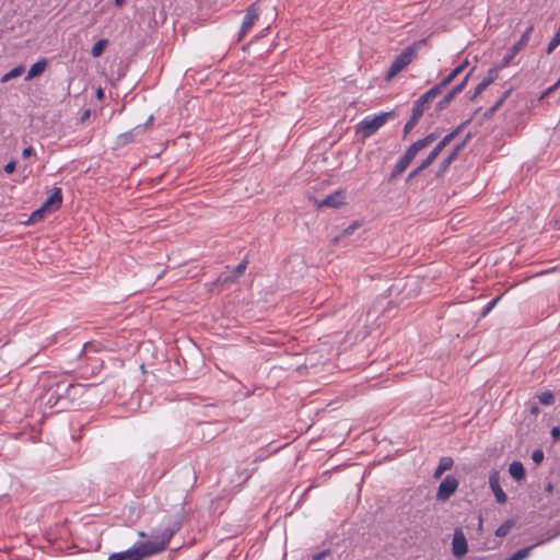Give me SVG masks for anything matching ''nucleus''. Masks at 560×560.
Listing matches in <instances>:
<instances>
[{"mask_svg":"<svg viewBox=\"0 0 560 560\" xmlns=\"http://www.w3.org/2000/svg\"><path fill=\"white\" fill-rule=\"evenodd\" d=\"M179 528L180 523L176 521L158 535L154 540L137 542L128 550L112 553L108 557V560H143L153 555L160 553L165 550L171 538L179 530Z\"/></svg>","mask_w":560,"mask_h":560,"instance_id":"obj_1","label":"nucleus"},{"mask_svg":"<svg viewBox=\"0 0 560 560\" xmlns=\"http://www.w3.org/2000/svg\"><path fill=\"white\" fill-rule=\"evenodd\" d=\"M56 382V395L60 398V409L66 410L74 406L75 399L82 396L83 393L92 385L72 384L65 380Z\"/></svg>","mask_w":560,"mask_h":560,"instance_id":"obj_2","label":"nucleus"},{"mask_svg":"<svg viewBox=\"0 0 560 560\" xmlns=\"http://www.w3.org/2000/svg\"><path fill=\"white\" fill-rule=\"evenodd\" d=\"M394 112L381 113L373 117H365L357 127V132L363 138H369L383 127L387 119L394 117Z\"/></svg>","mask_w":560,"mask_h":560,"instance_id":"obj_3","label":"nucleus"},{"mask_svg":"<svg viewBox=\"0 0 560 560\" xmlns=\"http://www.w3.org/2000/svg\"><path fill=\"white\" fill-rule=\"evenodd\" d=\"M40 406L49 410H56L57 412L63 411L60 409V398L56 395V382H50L44 386V389L38 398Z\"/></svg>","mask_w":560,"mask_h":560,"instance_id":"obj_4","label":"nucleus"},{"mask_svg":"<svg viewBox=\"0 0 560 560\" xmlns=\"http://www.w3.org/2000/svg\"><path fill=\"white\" fill-rule=\"evenodd\" d=\"M416 55V47L409 46L407 47L399 56H397L388 72H387V79H392L395 75H397L405 67H407Z\"/></svg>","mask_w":560,"mask_h":560,"instance_id":"obj_5","label":"nucleus"},{"mask_svg":"<svg viewBox=\"0 0 560 560\" xmlns=\"http://www.w3.org/2000/svg\"><path fill=\"white\" fill-rule=\"evenodd\" d=\"M471 119L472 118L467 119L466 121L457 126L452 132L446 135L427 156V162L433 163V161L440 155L442 150L463 131V129L471 121Z\"/></svg>","mask_w":560,"mask_h":560,"instance_id":"obj_6","label":"nucleus"},{"mask_svg":"<svg viewBox=\"0 0 560 560\" xmlns=\"http://www.w3.org/2000/svg\"><path fill=\"white\" fill-rule=\"evenodd\" d=\"M458 480L454 476H446L440 483L436 491V500L447 501L457 490Z\"/></svg>","mask_w":560,"mask_h":560,"instance_id":"obj_7","label":"nucleus"},{"mask_svg":"<svg viewBox=\"0 0 560 560\" xmlns=\"http://www.w3.org/2000/svg\"><path fill=\"white\" fill-rule=\"evenodd\" d=\"M468 550V545L466 537L462 530V528H456L453 535L452 541V552L456 558H463Z\"/></svg>","mask_w":560,"mask_h":560,"instance_id":"obj_8","label":"nucleus"},{"mask_svg":"<svg viewBox=\"0 0 560 560\" xmlns=\"http://www.w3.org/2000/svg\"><path fill=\"white\" fill-rule=\"evenodd\" d=\"M470 72H468L460 83L456 84L441 101L436 104V110L441 112L445 109L467 85Z\"/></svg>","mask_w":560,"mask_h":560,"instance_id":"obj_9","label":"nucleus"},{"mask_svg":"<svg viewBox=\"0 0 560 560\" xmlns=\"http://www.w3.org/2000/svg\"><path fill=\"white\" fill-rule=\"evenodd\" d=\"M436 139L434 133H430L423 139H420L412 143L407 151L405 152L404 156L408 159L410 162L416 158L419 151L422 149L429 147L434 140Z\"/></svg>","mask_w":560,"mask_h":560,"instance_id":"obj_10","label":"nucleus"},{"mask_svg":"<svg viewBox=\"0 0 560 560\" xmlns=\"http://www.w3.org/2000/svg\"><path fill=\"white\" fill-rule=\"evenodd\" d=\"M489 485L495 497V500L500 504H504L508 501V497L500 485L499 471H493L489 476Z\"/></svg>","mask_w":560,"mask_h":560,"instance_id":"obj_11","label":"nucleus"},{"mask_svg":"<svg viewBox=\"0 0 560 560\" xmlns=\"http://www.w3.org/2000/svg\"><path fill=\"white\" fill-rule=\"evenodd\" d=\"M533 30L534 27L529 26L522 34L521 38L512 47L511 54L503 58L504 66L508 65L528 44Z\"/></svg>","mask_w":560,"mask_h":560,"instance_id":"obj_12","label":"nucleus"},{"mask_svg":"<svg viewBox=\"0 0 560 560\" xmlns=\"http://www.w3.org/2000/svg\"><path fill=\"white\" fill-rule=\"evenodd\" d=\"M258 20V7L257 3H253L243 20L242 27H241V37L245 36L249 30L253 27V25Z\"/></svg>","mask_w":560,"mask_h":560,"instance_id":"obj_13","label":"nucleus"},{"mask_svg":"<svg viewBox=\"0 0 560 560\" xmlns=\"http://www.w3.org/2000/svg\"><path fill=\"white\" fill-rule=\"evenodd\" d=\"M558 535H560V530L559 532H555L553 534H551L550 536H548L546 539L541 540V541H538L537 544L535 545H532L529 547H526V548H523V549H520L517 550L515 553H513L511 557H509L506 560H525L529 557L530 555V551L537 547V546H540L551 539H553L555 537H557Z\"/></svg>","mask_w":560,"mask_h":560,"instance_id":"obj_14","label":"nucleus"},{"mask_svg":"<svg viewBox=\"0 0 560 560\" xmlns=\"http://www.w3.org/2000/svg\"><path fill=\"white\" fill-rule=\"evenodd\" d=\"M466 141H463L462 143L457 144L452 152L448 154V156L441 163L439 171L436 172V176L441 177L445 174L447 168L451 166V164L457 159L459 152L465 148Z\"/></svg>","mask_w":560,"mask_h":560,"instance_id":"obj_15","label":"nucleus"},{"mask_svg":"<svg viewBox=\"0 0 560 560\" xmlns=\"http://www.w3.org/2000/svg\"><path fill=\"white\" fill-rule=\"evenodd\" d=\"M61 203H62L61 189L56 187V188H54L51 195L46 199V201L42 206L49 213H51V212L56 211L57 209H59Z\"/></svg>","mask_w":560,"mask_h":560,"instance_id":"obj_16","label":"nucleus"},{"mask_svg":"<svg viewBox=\"0 0 560 560\" xmlns=\"http://www.w3.org/2000/svg\"><path fill=\"white\" fill-rule=\"evenodd\" d=\"M442 91L438 85H434L429 91H427L423 95H421L416 102H418L421 106L425 108L435 100L438 95H440Z\"/></svg>","mask_w":560,"mask_h":560,"instance_id":"obj_17","label":"nucleus"},{"mask_svg":"<svg viewBox=\"0 0 560 560\" xmlns=\"http://www.w3.org/2000/svg\"><path fill=\"white\" fill-rule=\"evenodd\" d=\"M453 465H454V462L451 457H448V456L442 457L439 462L438 467L435 468V470L433 472V478L440 479L446 470H450L453 467Z\"/></svg>","mask_w":560,"mask_h":560,"instance_id":"obj_18","label":"nucleus"},{"mask_svg":"<svg viewBox=\"0 0 560 560\" xmlns=\"http://www.w3.org/2000/svg\"><path fill=\"white\" fill-rule=\"evenodd\" d=\"M509 472L510 475L516 480L522 481L526 477V471L521 462H513L509 466Z\"/></svg>","mask_w":560,"mask_h":560,"instance_id":"obj_19","label":"nucleus"},{"mask_svg":"<svg viewBox=\"0 0 560 560\" xmlns=\"http://www.w3.org/2000/svg\"><path fill=\"white\" fill-rule=\"evenodd\" d=\"M46 67H47V60L46 59H42V60L35 62L30 68L25 80H32V79L40 75L45 71Z\"/></svg>","mask_w":560,"mask_h":560,"instance_id":"obj_20","label":"nucleus"},{"mask_svg":"<svg viewBox=\"0 0 560 560\" xmlns=\"http://www.w3.org/2000/svg\"><path fill=\"white\" fill-rule=\"evenodd\" d=\"M342 205V195L340 191H336L332 195L327 196L324 200L320 201V207H334L337 208Z\"/></svg>","mask_w":560,"mask_h":560,"instance_id":"obj_21","label":"nucleus"},{"mask_svg":"<svg viewBox=\"0 0 560 560\" xmlns=\"http://www.w3.org/2000/svg\"><path fill=\"white\" fill-rule=\"evenodd\" d=\"M410 161L408 159H406L404 155L398 160V162L396 163V165L394 166V170L390 174V179H394L396 178L397 176H399L401 173H404L407 167L410 165Z\"/></svg>","mask_w":560,"mask_h":560,"instance_id":"obj_22","label":"nucleus"},{"mask_svg":"<svg viewBox=\"0 0 560 560\" xmlns=\"http://www.w3.org/2000/svg\"><path fill=\"white\" fill-rule=\"evenodd\" d=\"M460 74V68H455L451 71V73H448L439 84H436L439 86V89L441 91H443L446 86H448L453 80L458 75Z\"/></svg>","mask_w":560,"mask_h":560,"instance_id":"obj_23","label":"nucleus"},{"mask_svg":"<svg viewBox=\"0 0 560 560\" xmlns=\"http://www.w3.org/2000/svg\"><path fill=\"white\" fill-rule=\"evenodd\" d=\"M107 45L108 40L106 38H102L98 42H96L91 50L92 56L95 58L100 57L104 52Z\"/></svg>","mask_w":560,"mask_h":560,"instance_id":"obj_24","label":"nucleus"},{"mask_svg":"<svg viewBox=\"0 0 560 560\" xmlns=\"http://www.w3.org/2000/svg\"><path fill=\"white\" fill-rule=\"evenodd\" d=\"M24 72V67L23 66H18L15 68H13L11 71H9L8 73H5L2 78H1V82L2 83H5L14 78H18L20 77L22 73Z\"/></svg>","mask_w":560,"mask_h":560,"instance_id":"obj_25","label":"nucleus"},{"mask_svg":"<svg viewBox=\"0 0 560 560\" xmlns=\"http://www.w3.org/2000/svg\"><path fill=\"white\" fill-rule=\"evenodd\" d=\"M48 213L49 212L42 206L37 210L33 211V213L30 217V221L33 223L42 221Z\"/></svg>","mask_w":560,"mask_h":560,"instance_id":"obj_26","label":"nucleus"},{"mask_svg":"<svg viewBox=\"0 0 560 560\" xmlns=\"http://www.w3.org/2000/svg\"><path fill=\"white\" fill-rule=\"evenodd\" d=\"M425 109L427 108L424 106H421L418 102H415V104L412 106V114H411L410 118L419 121V119L421 118V116L423 115Z\"/></svg>","mask_w":560,"mask_h":560,"instance_id":"obj_27","label":"nucleus"},{"mask_svg":"<svg viewBox=\"0 0 560 560\" xmlns=\"http://www.w3.org/2000/svg\"><path fill=\"white\" fill-rule=\"evenodd\" d=\"M559 45H560V26L547 47V54L550 55Z\"/></svg>","mask_w":560,"mask_h":560,"instance_id":"obj_28","label":"nucleus"},{"mask_svg":"<svg viewBox=\"0 0 560 560\" xmlns=\"http://www.w3.org/2000/svg\"><path fill=\"white\" fill-rule=\"evenodd\" d=\"M538 400L541 405L549 406L553 404L555 397L550 392H544L538 396Z\"/></svg>","mask_w":560,"mask_h":560,"instance_id":"obj_29","label":"nucleus"},{"mask_svg":"<svg viewBox=\"0 0 560 560\" xmlns=\"http://www.w3.org/2000/svg\"><path fill=\"white\" fill-rule=\"evenodd\" d=\"M432 162H427V159L422 161V163L417 167L415 168L413 171H411L408 175V180L416 177L418 174H420L423 170H425L429 165H431Z\"/></svg>","mask_w":560,"mask_h":560,"instance_id":"obj_30","label":"nucleus"},{"mask_svg":"<svg viewBox=\"0 0 560 560\" xmlns=\"http://www.w3.org/2000/svg\"><path fill=\"white\" fill-rule=\"evenodd\" d=\"M511 527H512L511 522H505V523H503L502 525H500V526L497 528V530H495V535H497L498 537H504V536H506V535H508V533L510 532Z\"/></svg>","mask_w":560,"mask_h":560,"instance_id":"obj_31","label":"nucleus"},{"mask_svg":"<svg viewBox=\"0 0 560 560\" xmlns=\"http://www.w3.org/2000/svg\"><path fill=\"white\" fill-rule=\"evenodd\" d=\"M511 91H506L498 101L497 103L489 109V113L488 115H492L493 113H495L501 106L502 104L504 103V101L506 100V97L509 96Z\"/></svg>","mask_w":560,"mask_h":560,"instance_id":"obj_32","label":"nucleus"},{"mask_svg":"<svg viewBox=\"0 0 560 560\" xmlns=\"http://www.w3.org/2000/svg\"><path fill=\"white\" fill-rule=\"evenodd\" d=\"M497 78V70L491 69L488 72V75L481 81L482 84H485V88H488Z\"/></svg>","mask_w":560,"mask_h":560,"instance_id":"obj_33","label":"nucleus"},{"mask_svg":"<svg viewBox=\"0 0 560 560\" xmlns=\"http://www.w3.org/2000/svg\"><path fill=\"white\" fill-rule=\"evenodd\" d=\"M501 299V296H498L495 299H493L492 301H490L487 306L483 308L482 311V316H486L494 306L495 304L498 303V301Z\"/></svg>","mask_w":560,"mask_h":560,"instance_id":"obj_34","label":"nucleus"},{"mask_svg":"<svg viewBox=\"0 0 560 560\" xmlns=\"http://www.w3.org/2000/svg\"><path fill=\"white\" fill-rule=\"evenodd\" d=\"M532 459L536 464H540L544 459V452L541 450H535L532 454Z\"/></svg>","mask_w":560,"mask_h":560,"instance_id":"obj_35","label":"nucleus"},{"mask_svg":"<svg viewBox=\"0 0 560 560\" xmlns=\"http://www.w3.org/2000/svg\"><path fill=\"white\" fill-rule=\"evenodd\" d=\"M15 167H16V161L14 160H11L10 162H8L3 170L7 174H12L14 171H15Z\"/></svg>","mask_w":560,"mask_h":560,"instance_id":"obj_36","label":"nucleus"},{"mask_svg":"<svg viewBox=\"0 0 560 560\" xmlns=\"http://www.w3.org/2000/svg\"><path fill=\"white\" fill-rule=\"evenodd\" d=\"M246 267H247V261L246 260H244L241 264H238L235 267V269H234L235 276L238 277V276L243 275V272L245 271Z\"/></svg>","mask_w":560,"mask_h":560,"instance_id":"obj_37","label":"nucleus"},{"mask_svg":"<svg viewBox=\"0 0 560 560\" xmlns=\"http://www.w3.org/2000/svg\"><path fill=\"white\" fill-rule=\"evenodd\" d=\"M485 84L481 82L476 86L474 94L470 96V101H475L485 90Z\"/></svg>","mask_w":560,"mask_h":560,"instance_id":"obj_38","label":"nucleus"},{"mask_svg":"<svg viewBox=\"0 0 560 560\" xmlns=\"http://www.w3.org/2000/svg\"><path fill=\"white\" fill-rule=\"evenodd\" d=\"M417 124H418L417 120H413L412 118H410L404 127V133L405 135L409 133L416 127Z\"/></svg>","mask_w":560,"mask_h":560,"instance_id":"obj_39","label":"nucleus"},{"mask_svg":"<svg viewBox=\"0 0 560 560\" xmlns=\"http://www.w3.org/2000/svg\"><path fill=\"white\" fill-rule=\"evenodd\" d=\"M118 139H119L120 144H126V143L132 141V132L130 131V132L122 133L119 136Z\"/></svg>","mask_w":560,"mask_h":560,"instance_id":"obj_40","label":"nucleus"},{"mask_svg":"<svg viewBox=\"0 0 560 560\" xmlns=\"http://www.w3.org/2000/svg\"><path fill=\"white\" fill-rule=\"evenodd\" d=\"M551 438L553 439L555 442L559 441L560 440V428L559 427H553L551 429Z\"/></svg>","mask_w":560,"mask_h":560,"instance_id":"obj_41","label":"nucleus"},{"mask_svg":"<svg viewBox=\"0 0 560 560\" xmlns=\"http://www.w3.org/2000/svg\"><path fill=\"white\" fill-rule=\"evenodd\" d=\"M34 153H35V152H34V149H33L32 147H27V148H25V149L22 151V156H23L24 159H27V158L32 156Z\"/></svg>","mask_w":560,"mask_h":560,"instance_id":"obj_42","label":"nucleus"},{"mask_svg":"<svg viewBox=\"0 0 560 560\" xmlns=\"http://www.w3.org/2000/svg\"><path fill=\"white\" fill-rule=\"evenodd\" d=\"M358 224L354 222L352 223L351 225H349L347 229H345L343 231V235H350L353 233V231L357 229Z\"/></svg>","mask_w":560,"mask_h":560,"instance_id":"obj_43","label":"nucleus"},{"mask_svg":"<svg viewBox=\"0 0 560 560\" xmlns=\"http://www.w3.org/2000/svg\"><path fill=\"white\" fill-rule=\"evenodd\" d=\"M329 553L328 550L316 553L312 557V560H323Z\"/></svg>","mask_w":560,"mask_h":560,"instance_id":"obj_44","label":"nucleus"},{"mask_svg":"<svg viewBox=\"0 0 560 560\" xmlns=\"http://www.w3.org/2000/svg\"><path fill=\"white\" fill-rule=\"evenodd\" d=\"M96 97L98 100H103L104 98V90L102 88H98L97 91H96Z\"/></svg>","mask_w":560,"mask_h":560,"instance_id":"obj_45","label":"nucleus"},{"mask_svg":"<svg viewBox=\"0 0 560 560\" xmlns=\"http://www.w3.org/2000/svg\"><path fill=\"white\" fill-rule=\"evenodd\" d=\"M467 65H468V61L466 60L463 63H460L459 66H457L456 68H460V73H462Z\"/></svg>","mask_w":560,"mask_h":560,"instance_id":"obj_46","label":"nucleus"},{"mask_svg":"<svg viewBox=\"0 0 560 560\" xmlns=\"http://www.w3.org/2000/svg\"><path fill=\"white\" fill-rule=\"evenodd\" d=\"M89 116H90V110L88 109V110L84 112V114L82 116V120L89 118Z\"/></svg>","mask_w":560,"mask_h":560,"instance_id":"obj_47","label":"nucleus"},{"mask_svg":"<svg viewBox=\"0 0 560 560\" xmlns=\"http://www.w3.org/2000/svg\"><path fill=\"white\" fill-rule=\"evenodd\" d=\"M115 2H116V4H117V5H119V7H120V5H122L124 0H115Z\"/></svg>","mask_w":560,"mask_h":560,"instance_id":"obj_48","label":"nucleus"},{"mask_svg":"<svg viewBox=\"0 0 560 560\" xmlns=\"http://www.w3.org/2000/svg\"><path fill=\"white\" fill-rule=\"evenodd\" d=\"M532 412H533V413H538V407H533V408H532Z\"/></svg>","mask_w":560,"mask_h":560,"instance_id":"obj_49","label":"nucleus"},{"mask_svg":"<svg viewBox=\"0 0 560 560\" xmlns=\"http://www.w3.org/2000/svg\"><path fill=\"white\" fill-rule=\"evenodd\" d=\"M138 535H139V537H145V533L144 532H139Z\"/></svg>","mask_w":560,"mask_h":560,"instance_id":"obj_50","label":"nucleus"},{"mask_svg":"<svg viewBox=\"0 0 560 560\" xmlns=\"http://www.w3.org/2000/svg\"><path fill=\"white\" fill-rule=\"evenodd\" d=\"M481 525H482V520H481V517H480V518H479V527H481Z\"/></svg>","mask_w":560,"mask_h":560,"instance_id":"obj_51","label":"nucleus"}]
</instances>
